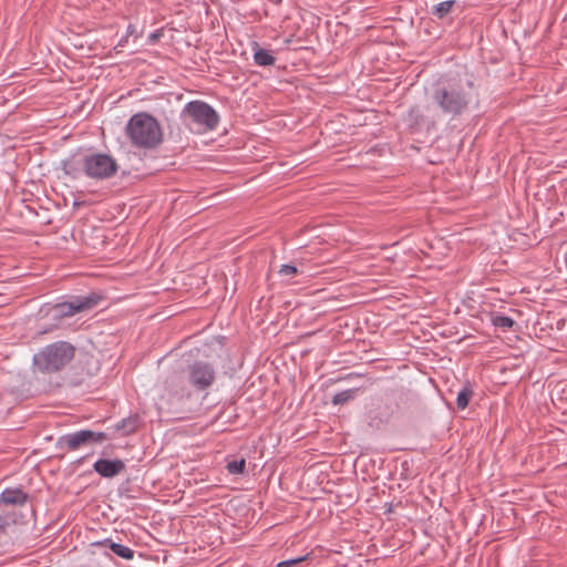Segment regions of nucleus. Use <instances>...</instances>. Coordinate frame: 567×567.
Wrapping results in <instances>:
<instances>
[{
    "label": "nucleus",
    "instance_id": "4be33fe9",
    "mask_svg": "<svg viewBox=\"0 0 567 567\" xmlns=\"http://www.w3.org/2000/svg\"><path fill=\"white\" fill-rule=\"evenodd\" d=\"M92 437L90 439L91 444H101L104 441H107L111 439V436L106 432L101 431H92L91 430Z\"/></svg>",
    "mask_w": 567,
    "mask_h": 567
},
{
    "label": "nucleus",
    "instance_id": "6ab92c4d",
    "mask_svg": "<svg viewBox=\"0 0 567 567\" xmlns=\"http://www.w3.org/2000/svg\"><path fill=\"white\" fill-rule=\"evenodd\" d=\"M454 4H455L454 0H447V1L440 2L433 7L432 13L434 16H436L437 18L442 19L451 12Z\"/></svg>",
    "mask_w": 567,
    "mask_h": 567
},
{
    "label": "nucleus",
    "instance_id": "a211bd4d",
    "mask_svg": "<svg viewBox=\"0 0 567 567\" xmlns=\"http://www.w3.org/2000/svg\"><path fill=\"white\" fill-rule=\"evenodd\" d=\"M359 388L348 389L341 392L336 393L332 396L331 403L333 405H343L357 398V394L359 392Z\"/></svg>",
    "mask_w": 567,
    "mask_h": 567
},
{
    "label": "nucleus",
    "instance_id": "a878e982",
    "mask_svg": "<svg viewBox=\"0 0 567 567\" xmlns=\"http://www.w3.org/2000/svg\"><path fill=\"white\" fill-rule=\"evenodd\" d=\"M126 41H127V35L118 42L117 47L125 44Z\"/></svg>",
    "mask_w": 567,
    "mask_h": 567
},
{
    "label": "nucleus",
    "instance_id": "412c9836",
    "mask_svg": "<svg viewBox=\"0 0 567 567\" xmlns=\"http://www.w3.org/2000/svg\"><path fill=\"white\" fill-rule=\"evenodd\" d=\"M278 274L282 277H295L296 275L299 274V270L296 266L293 265H290V264H286V265H282L278 271Z\"/></svg>",
    "mask_w": 567,
    "mask_h": 567
},
{
    "label": "nucleus",
    "instance_id": "dca6fc26",
    "mask_svg": "<svg viewBox=\"0 0 567 567\" xmlns=\"http://www.w3.org/2000/svg\"><path fill=\"white\" fill-rule=\"evenodd\" d=\"M491 322L503 331L511 330L516 324L513 318L497 312L491 313Z\"/></svg>",
    "mask_w": 567,
    "mask_h": 567
},
{
    "label": "nucleus",
    "instance_id": "6e6552de",
    "mask_svg": "<svg viewBox=\"0 0 567 567\" xmlns=\"http://www.w3.org/2000/svg\"><path fill=\"white\" fill-rule=\"evenodd\" d=\"M404 123L412 135H427L436 128L435 117L425 114L417 105L409 110Z\"/></svg>",
    "mask_w": 567,
    "mask_h": 567
},
{
    "label": "nucleus",
    "instance_id": "5701e85b",
    "mask_svg": "<svg viewBox=\"0 0 567 567\" xmlns=\"http://www.w3.org/2000/svg\"><path fill=\"white\" fill-rule=\"evenodd\" d=\"M309 557V554L305 555V556H299L297 558H291V559H288V560H282L280 561L277 567H291V566H295L299 563H302L305 560H307Z\"/></svg>",
    "mask_w": 567,
    "mask_h": 567
},
{
    "label": "nucleus",
    "instance_id": "393cba45",
    "mask_svg": "<svg viewBox=\"0 0 567 567\" xmlns=\"http://www.w3.org/2000/svg\"><path fill=\"white\" fill-rule=\"evenodd\" d=\"M8 526L7 518L0 515V537L6 533V528Z\"/></svg>",
    "mask_w": 567,
    "mask_h": 567
},
{
    "label": "nucleus",
    "instance_id": "2eb2a0df",
    "mask_svg": "<svg viewBox=\"0 0 567 567\" xmlns=\"http://www.w3.org/2000/svg\"><path fill=\"white\" fill-rule=\"evenodd\" d=\"M256 49H254V61L259 66H270L276 62V58L270 53V51L262 49L255 43Z\"/></svg>",
    "mask_w": 567,
    "mask_h": 567
},
{
    "label": "nucleus",
    "instance_id": "4468645a",
    "mask_svg": "<svg viewBox=\"0 0 567 567\" xmlns=\"http://www.w3.org/2000/svg\"><path fill=\"white\" fill-rule=\"evenodd\" d=\"M138 416L137 415H130L128 417H125L117 422L114 425V431L120 432L121 435L126 436L130 434H133L136 432L138 427Z\"/></svg>",
    "mask_w": 567,
    "mask_h": 567
},
{
    "label": "nucleus",
    "instance_id": "1a4fd4ad",
    "mask_svg": "<svg viewBox=\"0 0 567 567\" xmlns=\"http://www.w3.org/2000/svg\"><path fill=\"white\" fill-rule=\"evenodd\" d=\"M94 471L104 478H113L126 468L125 463L120 458H99L93 464Z\"/></svg>",
    "mask_w": 567,
    "mask_h": 567
},
{
    "label": "nucleus",
    "instance_id": "aec40b11",
    "mask_svg": "<svg viewBox=\"0 0 567 567\" xmlns=\"http://www.w3.org/2000/svg\"><path fill=\"white\" fill-rule=\"evenodd\" d=\"M226 468L229 474L241 475L246 471V461L245 458L234 460L227 463Z\"/></svg>",
    "mask_w": 567,
    "mask_h": 567
},
{
    "label": "nucleus",
    "instance_id": "f03ea898",
    "mask_svg": "<svg viewBox=\"0 0 567 567\" xmlns=\"http://www.w3.org/2000/svg\"><path fill=\"white\" fill-rule=\"evenodd\" d=\"M216 374L213 363L196 360L188 364L183 373H171L165 380V388L172 398L178 401L189 400L192 391L185 384V380L194 391L206 392L215 383Z\"/></svg>",
    "mask_w": 567,
    "mask_h": 567
},
{
    "label": "nucleus",
    "instance_id": "b1692460",
    "mask_svg": "<svg viewBox=\"0 0 567 567\" xmlns=\"http://www.w3.org/2000/svg\"><path fill=\"white\" fill-rule=\"evenodd\" d=\"M163 37V29H157L148 35V42L154 44Z\"/></svg>",
    "mask_w": 567,
    "mask_h": 567
},
{
    "label": "nucleus",
    "instance_id": "9d476101",
    "mask_svg": "<svg viewBox=\"0 0 567 567\" xmlns=\"http://www.w3.org/2000/svg\"><path fill=\"white\" fill-rule=\"evenodd\" d=\"M386 399L395 405V410H392L394 413L410 409L416 401V394L410 390L396 389L386 393Z\"/></svg>",
    "mask_w": 567,
    "mask_h": 567
},
{
    "label": "nucleus",
    "instance_id": "0eeeda50",
    "mask_svg": "<svg viewBox=\"0 0 567 567\" xmlns=\"http://www.w3.org/2000/svg\"><path fill=\"white\" fill-rule=\"evenodd\" d=\"M181 118L186 126L195 124L200 132L214 131L219 123L215 109L199 100L188 102L182 110Z\"/></svg>",
    "mask_w": 567,
    "mask_h": 567
},
{
    "label": "nucleus",
    "instance_id": "f257e3e1",
    "mask_svg": "<svg viewBox=\"0 0 567 567\" xmlns=\"http://www.w3.org/2000/svg\"><path fill=\"white\" fill-rule=\"evenodd\" d=\"M429 99L441 115L458 120L480 104V90L473 75H447L435 81Z\"/></svg>",
    "mask_w": 567,
    "mask_h": 567
},
{
    "label": "nucleus",
    "instance_id": "f3484780",
    "mask_svg": "<svg viewBox=\"0 0 567 567\" xmlns=\"http://www.w3.org/2000/svg\"><path fill=\"white\" fill-rule=\"evenodd\" d=\"M474 395L472 385L467 382L457 393L456 405L458 410H465Z\"/></svg>",
    "mask_w": 567,
    "mask_h": 567
},
{
    "label": "nucleus",
    "instance_id": "423d86ee",
    "mask_svg": "<svg viewBox=\"0 0 567 567\" xmlns=\"http://www.w3.org/2000/svg\"><path fill=\"white\" fill-rule=\"evenodd\" d=\"M101 300L102 296L100 293L91 292L87 296H76L70 301L48 305L41 309V312H44V316L53 320L55 322L54 326H58L65 318L92 310Z\"/></svg>",
    "mask_w": 567,
    "mask_h": 567
},
{
    "label": "nucleus",
    "instance_id": "f8f14e48",
    "mask_svg": "<svg viewBox=\"0 0 567 567\" xmlns=\"http://www.w3.org/2000/svg\"><path fill=\"white\" fill-rule=\"evenodd\" d=\"M96 545L101 546V547L110 548L116 556H118L123 559L131 560L134 558V550L132 548L124 546L122 544L115 543L110 538H106V539L97 543Z\"/></svg>",
    "mask_w": 567,
    "mask_h": 567
},
{
    "label": "nucleus",
    "instance_id": "7ed1b4c3",
    "mask_svg": "<svg viewBox=\"0 0 567 567\" xmlns=\"http://www.w3.org/2000/svg\"><path fill=\"white\" fill-rule=\"evenodd\" d=\"M61 168L71 179H79L85 176L93 181H105L116 175L120 165L110 154L86 152L71 155L62 161Z\"/></svg>",
    "mask_w": 567,
    "mask_h": 567
},
{
    "label": "nucleus",
    "instance_id": "9b49d317",
    "mask_svg": "<svg viewBox=\"0 0 567 567\" xmlns=\"http://www.w3.org/2000/svg\"><path fill=\"white\" fill-rule=\"evenodd\" d=\"M91 437V430H80L61 436L59 443L66 446L69 451H75L81 446L92 445Z\"/></svg>",
    "mask_w": 567,
    "mask_h": 567
},
{
    "label": "nucleus",
    "instance_id": "39448f33",
    "mask_svg": "<svg viewBox=\"0 0 567 567\" xmlns=\"http://www.w3.org/2000/svg\"><path fill=\"white\" fill-rule=\"evenodd\" d=\"M75 347L68 341H55L33 355L34 368L42 373L62 371L75 357Z\"/></svg>",
    "mask_w": 567,
    "mask_h": 567
},
{
    "label": "nucleus",
    "instance_id": "ddd939ff",
    "mask_svg": "<svg viewBox=\"0 0 567 567\" xmlns=\"http://www.w3.org/2000/svg\"><path fill=\"white\" fill-rule=\"evenodd\" d=\"M0 499L7 505H23L28 499V495L20 488H6L1 493Z\"/></svg>",
    "mask_w": 567,
    "mask_h": 567
},
{
    "label": "nucleus",
    "instance_id": "bb28decb",
    "mask_svg": "<svg viewBox=\"0 0 567 567\" xmlns=\"http://www.w3.org/2000/svg\"><path fill=\"white\" fill-rule=\"evenodd\" d=\"M132 33H133V27H132V25H128V28H127V34H126V35L128 37V35H130V34H132Z\"/></svg>",
    "mask_w": 567,
    "mask_h": 567
},
{
    "label": "nucleus",
    "instance_id": "20e7f679",
    "mask_svg": "<svg viewBox=\"0 0 567 567\" xmlns=\"http://www.w3.org/2000/svg\"><path fill=\"white\" fill-rule=\"evenodd\" d=\"M125 134L131 143L145 150H154L163 142V132L158 121L146 112H140L131 116Z\"/></svg>",
    "mask_w": 567,
    "mask_h": 567
}]
</instances>
